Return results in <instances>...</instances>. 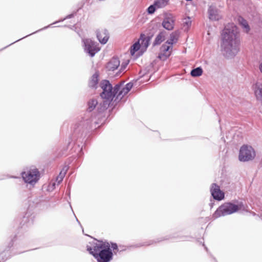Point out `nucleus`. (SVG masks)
Returning <instances> with one entry per match:
<instances>
[{
    "label": "nucleus",
    "instance_id": "obj_1",
    "mask_svg": "<svg viewBox=\"0 0 262 262\" xmlns=\"http://www.w3.org/2000/svg\"><path fill=\"white\" fill-rule=\"evenodd\" d=\"M98 106L100 105V104ZM119 103H116L113 101L112 104L108 107H112L108 110V115L106 118L102 116V113L104 111L99 112L97 107L96 112L97 115L93 116L91 115V117L85 120H82L76 123L73 130V132L69 139L67 146L64 147L63 150L59 154V157L66 156L65 151L70 147L71 150L77 152L79 156H82L84 154L83 149H85L86 146L90 143L91 136L95 130L100 126H102L108 122L111 118L108 119L110 116H114V110ZM106 110H105L106 111Z\"/></svg>",
    "mask_w": 262,
    "mask_h": 262
},
{
    "label": "nucleus",
    "instance_id": "obj_2",
    "mask_svg": "<svg viewBox=\"0 0 262 262\" xmlns=\"http://www.w3.org/2000/svg\"><path fill=\"white\" fill-rule=\"evenodd\" d=\"M137 80L138 79L130 81L123 86L124 81L119 82L113 86L110 80H102L99 86L102 89L100 96L102 99V102L100 104L98 111L101 112L107 110L113 101L116 103H119L123 96L127 94L133 88L134 85V81L136 82Z\"/></svg>",
    "mask_w": 262,
    "mask_h": 262
},
{
    "label": "nucleus",
    "instance_id": "obj_3",
    "mask_svg": "<svg viewBox=\"0 0 262 262\" xmlns=\"http://www.w3.org/2000/svg\"><path fill=\"white\" fill-rule=\"evenodd\" d=\"M221 51L226 59H233L240 51V34L234 25L225 27L221 31Z\"/></svg>",
    "mask_w": 262,
    "mask_h": 262
},
{
    "label": "nucleus",
    "instance_id": "obj_4",
    "mask_svg": "<svg viewBox=\"0 0 262 262\" xmlns=\"http://www.w3.org/2000/svg\"><path fill=\"white\" fill-rule=\"evenodd\" d=\"M92 246H86V250L92 255L97 262H110L114 255L120 254L117 243L108 241L106 239H97Z\"/></svg>",
    "mask_w": 262,
    "mask_h": 262
},
{
    "label": "nucleus",
    "instance_id": "obj_5",
    "mask_svg": "<svg viewBox=\"0 0 262 262\" xmlns=\"http://www.w3.org/2000/svg\"><path fill=\"white\" fill-rule=\"evenodd\" d=\"M158 24L151 29L140 34L139 38L129 48L130 55L137 59L142 56L147 50L151 41L157 32Z\"/></svg>",
    "mask_w": 262,
    "mask_h": 262
},
{
    "label": "nucleus",
    "instance_id": "obj_6",
    "mask_svg": "<svg viewBox=\"0 0 262 262\" xmlns=\"http://www.w3.org/2000/svg\"><path fill=\"white\" fill-rule=\"evenodd\" d=\"M244 208L242 202L234 200L226 202L220 205L212 214V217L216 219L221 216L230 215L236 213L240 209Z\"/></svg>",
    "mask_w": 262,
    "mask_h": 262
},
{
    "label": "nucleus",
    "instance_id": "obj_7",
    "mask_svg": "<svg viewBox=\"0 0 262 262\" xmlns=\"http://www.w3.org/2000/svg\"><path fill=\"white\" fill-rule=\"evenodd\" d=\"M20 176L25 184H29L33 187L39 181L41 177L39 170L34 166L22 171Z\"/></svg>",
    "mask_w": 262,
    "mask_h": 262
},
{
    "label": "nucleus",
    "instance_id": "obj_8",
    "mask_svg": "<svg viewBox=\"0 0 262 262\" xmlns=\"http://www.w3.org/2000/svg\"><path fill=\"white\" fill-rule=\"evenodd\" d=\"M255 157L256 151L251 145L244 144L241 146L238 154V160L240 162L252 161Z\"/></svg>",
    "mask_w": 262,
    "mask_h": 262
},
{
    "label": "nucleus",
    "instance_id": "obj_9",
    "mask_svg": "<svg viewBox=\"0 0 262 262\" xmlns=\"http://www.w3.org/2000/svg\"><path fill=\"white\" fill-rule=\"evenodd\" d=\"M82 45L84 52L91 57H93L100 51L99 43L91 38H82Z\"/></svg>",
    "mask_w": 262,
    "mask_h": 262
},
{
    "label": "nucleus",
    "instance_id": "obj_10",
    "mask_svg": "<svg viewBox=\"0 0 262 262\" xmlns=\"http://www.w3.org/2000/svg\"><path fill=\"white\" fill-rule=\"evenodd\" d=\"M83 5H84V4H83L82 5V6H81V7H79V8L77 10L73 11V12H72V13H71L70 14H68L67 15H66L64 17H63V18H62L60 19L58 21H54V23H53L52 24H50V25H48V26H45V27H44L43 28H41V29H39V30H37V31H35V32H33V33H31V34H28V35H26V36H24V37H22V38H21L19 39H17V40H16V41H14L13 42H12V43H11L9 44V45H8V46H6V47H4V48H3V49H2L1 50H0V51H2V50H4V49H5L7 48V47H9L10 46H11V45H13V44L15 43V42H18V41H20V40H21V39H24V38H25L27 37L28 36H30V35H32V34H35V33H37V32H40V31H42V30H46V29H48V28H49L51 27V26L52 25H53V24H57V23H59V22H62V21H64V20H66V19H70V18H72L74 17L77 15V13H78V12L80 9H81L82 8V7H83Z\"/></svg>",
    "mask_w": 262,
    "mask_h": 262
},
{
    "label": "nucleus",
    "instance_id": "obj_11",
    "mask_svg": "<svg viewBox=\"0 0 262 262\" xmlns=\"http://www.w3.org/2000/svg\"><path fill=\"white\" fill-rule=\"evenodd\" d=\"M16 240L17 235H15L7 243L5 249L0 253V262H5L11 258L12 256L11 248L14 246Z\"/></svg>",
    "mask_w": 262,
    "mask_h": 262
},
{
    "label": "nucleus",
    "instance_id": "obj_12",
    "mask_svg": "<svg viewBox=\"0 0 262 262\" xmlns=\"http://www.w3.org/2000/svg\"><path fill=\"white\" fill-rule=\"evenodd\" d=\"M211 196L210 198L220 202L225 199V193L221 190L220 186L215 183L211 184L210 188Z\"/></svg>",
    "mask_w": 262,
    "mask_h": 262
},
{
    "label": "nucleus",
    "instance_id": "obj_13",
    "mask_svg": "<svg viewBox=\"0 0 262 262\" xmlns=\"http://www.w3.org/2000/svg\"><path fill=\"white\" fill-rule=\"evenodd\" d=\"M192 238V237L191 236L182 235L179 232H176L169 235H166L164 237L157 238L156 239L150 240V242H153L154 244L160 243L163 241L169 240L170 239H174L182 241H188V238Z\"/></svg>",
    "mask_w": 262,
    "mask_h": 262
},
{
    "label": "nucleus",
    "instance_id": "obj_14",
    "mask_svg": "<svg viewBox=\"0 0 262 262\" xmlns=\"http://www.w3.org/2000/svg\"><path fill=\"white\" fill-rule=\"evenodd\" d=\"M173 47L171 45H167L166 42L163 43L160 48V52L158 55V58L165 61L167 60L171 55V51Z\"/></svg>",
    "mask_w": 262,
    "mask_h": 262
},
{
    "label": "nucleus",
    "instance_id": "obj_15",
    "mask_svg": "<svg viewBox=\"0 0 262 262\" xmlns=\"http://www.w3.org/2000/svg\"><path fill=\"white\" fill-rule=\"evenodd\" d=\"M175 19L172 14H165L162 22V27L167 31H171L174 28Z\"/></svg>",
    "mask_w": 262,
    "mask_h": 262
},
{
    "label": "nucleus",
    "instance_id": "obj_16",
    "mask_svg": "<svg viewBox=\"0 0 262 262\" xmlns=\"http://www.w3.org/2000/svg\"><path fill=\"white\" fill-rule=\"evenodd\" d=\"M207 13L208 15V17L210 20L219 21L222 18V16L220 14V10L215 6L212 5L209 6Z\"/></svg>",
    "mask_w": 262,
    "mask_h": 262
},
{
    "label": "nucleus",
    "instance_id": "obj_17",
    "mask_svg": "<svg viewBox=\"0 0 262 262\" xmlns=\"http://www.w3.org/2000/svg\"><path fill=\"white\" fill-rule=\"evenodd\" d=\"M96 37L101 45H105L110 38L109 32L106 29L97 30Z\"/></svg>",
    "mask_w": 262,
    "mask_h": 262
},
{
    "label": "nucleus",
    "instance_id": "obj_18",
    "mask_svg": "<svg viewBox=\"0 0 262 262\" xmlns=\"http://www.w3.org/2000/svg\"><path fill=\"white\" fill-rule=\"evenodd\" d=\"M152 244H153V242H150V240H149V241H146V242H145L143 243L136 244H134V245H118V247L119 248L120 252L121 253H122V252L126 251L127 249H130L131 248H140V247H141L143 246H148L151 245Z\"/></svg>",
    "mask_w": 262,
    "mask_h": 262
},
{
    "label": "nucleus",
    "instance_id": "obj_19",
    "mask_svg": "<svg viewBox=\"0 0 262 262\" xmlns=\"http://www.w3.org/2000/svg\"><path fill=\"white\" fill-rule=\"evenodd\" d=\"M120 61L119 58L117 56H114L107 63L105 68L108 71H114L116 70L119 67Z\"/></svg>",
    "mask_w": 262,
    "mask_h": 262
},
{
    "label": "nucleus",
    "instance_id": "obj_20",
    "mask_svg": "<svg viewBox=\"0 0 262 262\" xmlns=\"http://www.w3.org/2000/svg\"><path fill=\"white\" fill-rule=\"evenodd\" d=\"M32 217L30 216L29 213L27 212L23 216L21 221L18 226L19 228L26 229V227H28L33 224Z\"/></svg>",
    "mask_w": 262,
    "mask_h": 262
},
{
    "label": "nucleus",
    "instance_id": "obj_21",
    "mask_svg": "<svg viewBox=\"0 0 262 262\" xmlns=\"http://www.w3.org/2000/svg\"><path fill=\"white\" fill-rule=\"evenodd\" d=\"M237 22L245 33H249L251 30V27L247 20L244 17L241 15H238L237 17Z\"/></svg>",
    "mask_w": 262,
    "mask_h": 262
},
{
    "label": "nucleus",
    "instance_id": "obj_22",
    "mask_svg": "<svg viewBox=\"0 0 262 262\" xmlns=\"http://www.w3.org/2000/svg\"><path fill=\"white\" fill-rule=\"evenodd\" d=\"M166 32L165 31L163 30L160 31L156 36V37L152 42V47L159 46L166 39Z\"/></svg>",
    "mask_w": 262,
    "mask_h": 262
},
{
    "label": "nucleus",
    "instance_id": "obj_23",
    "mask_svg": "<svg viewBox=\"0 0 262 262\" xmlns=\"http://www.w3.org/2000/svg\"><path fill=\"white\" fill-rule=\"evenodd\" d=\"M179 37V33L178 31L172 32L169 36V37L165 41L167 45H171L173 47V45L177 43Z\"/></svg>",
    "mask_w": 262,
    "mask_h": 262
},
{
    "label": "nucleus",
    "instance_id": "obj_24",
    "mask_svg": "<svg viewBox=\"0 0 262 262\" xmlns=\"http://www.w3.org/2000/svg\"><path fill=\"white\" fill-rule=\"evenodd\" d=\"M254 93L256 99L260 101L262 105V83H256L254 85Z\"/></svg>",
    "mask_w": 262,
    "mask_h": 262
},
{
    "label": "nucleus",
    "instance_id": "obj_25",
    "mask_svg": "<svg viewBox=\"0 0 262 262\" xmlns=\"http://www.w3.org/2000/svg\"><path fill=\"white\" fill-rule=\"evenodd\" d=\"M98 101L95 99H90L87 103V111L89 113H91L92 111H93L97 106H98Z\"/></svg>",
    "mask_w": 262,
    "mask_h": 262
},
{
    "label": "nucleus",
    "instance_id": "obj_26",
    "mask_svg": "<svg viewBox=\"0 0 262 262\" xmlns=\"http://www.w3.org/2000/svg\"><path fill=\"white\" fill-rule=\"evenodd\" d=\"M203 70L201 67H198L192 69L190 71V75L193 77H200L202 75Z\"/></svg>",
    "mask_w": 262,
    "mask_h": 262
},
{
    "label": "nucleus",
    "instance_id": "obj_27",
    "mask_svg": "<svg viewBox=\"0 0 262 262\" xmlns=\"http://www.w3.org/2000/svg\"><path fill=\"white\" fill-rule=\"evenodd\" d=\"M155 62L153 61L149 65L147 66L143 70V73L140 76L139 78L144 77L145 75L149 74L154 69L155 66Z\"/></svg>",
    "mask_w": 262,
    "mask_h": 262
},
{
    "label": "nucleus",
    "instance_id": "obj_28",
    "mask_svg": "<svg viewBox=\"0 0 262 262\" xmlns=\"http://www.w3.org/2000/svg\"><path fill=\"white\" fill-rule=\"evenodd\" d=\"M154 2L157 8L160 9L166 6L168 4L169 0H155Z\"/></svg>",
    "mask_w": 262,
    "mask_h": 262
},
{
    "label": "nucleus",
    "instance_id": "obj_29",
    "mask_svg": "<svg viewBox=\"0 0 262 262\" xmlns=\"http://www.w3.org/2000/svg\"><path fill=\"white\" fill-rule=\"evenodd\" d=\"M158 8H157L156 5H154V2L151 4L146 9V12L149 15L153 14Z\"/></svg>",
    "mask_w": 262,
    "mask_h": 262
},
{
    "label": "nucleus",
    "instance_id": "obj_30",
    "mask_svg": "<svg viewBox=\"0 0 262 262\" xmlns=\"http://www.w3.org/2000/svg\"><path fill=\"white\" fill-rule=\"evenodd\" d=\"M43 200V195H40L38 197H36L34 200L32 201V202L33 204L37 206L39 205L40 203H41Z\"/></svg>",
    "mask_w": 262,
    "mask_h": 262
},
{
    "label": "nucleus",
    "instance_id": "obj_31",
    "mask_svg": "<svg viewBox=\"0 0 262 262\" xmlns=\"http://www.w3.org/2000/svg\"><path fill=\"white\" fill-rule=\"evenodd\" d=\"M98 83L97 81L90 79L89 82V86L92 89H96L98 87Z\"/></svg>",
    "mask_w": 262,
    "mask_h": 262
},
{
    "label": "nucleus",
    "instance_id": "obj_32",
    "mask_svg": "<svg viewBox=\"0 0 262 262\" xmlns=\"http://www.w3.org/2000/svg\"><path fill=\"white\" fill-rule=\"evenodd\" d=\"M56 185H58L57 183H56V182H53L52 183L49 184L47 186V190L49 192L53 191L55 189Z\"/></svg>",
    "mask_w": 262,
    "mask_h": 262
},
{
    "label": "nucleus",
    "instance_id": "obj_33",
    "mask_svg": "<svg viewBox=\"0 0 262 262\" xmlns=\"http://www.w3.org/2000/svg\"><path fill=\"white\" fill-rule=\"evenodd\" d=\"M63 170V169L60 172L59 174V177L60 178V180H58V178H57V185H59L61 182L63 181V179L65 176V174L66 173L67 170L62 173V171Z\"/></svg>",
    "mask_w": 262,
    "mask_h": 262
},
{
    "label": "nucleus",
    "instance_id": "obj_34",
    "mask_svg": "<svg viewBox=\"0 0 262 262\" xmlns=\"http://www.w3.org/2000/svg\"><path fill=\"white\" fill-rule=\"evenodd\" d=\"M129 60H127L126 61H125V62H123L121 65V67L118 71V73H121L123 71H124L126 68L127 67V66H128V63H129Z\"/></svg>",
    "mask_w": 262,
    "mask_h": 262
},
{
    "label": "nucleus",
    "instance_id": "obj_35",
    "mask_svg": "<svg viewBox=\"0 0 262 262\" xmlns=\"http://www.w3.org/2000/svg\"><path fill=\"white\" fill-rule=\"evenodd\" d=\"M91 80H95L97 81V82L99 80V72L98 71H96L92 76L91 79Z\"/></svg>",
    "mask_w": 262,
    "mask_h": 262
},
{
    "label": "nucleus",
    "instance_id": "obj_36",
    "mask_svg": "<svg viewBox=\"0 0 262 262\" xmlns=\"http://www.w3.org/2000/svg\"><path fill=\"white\" fill-rule=\"evenodd\" d=\"M64 27H68L69 28L71 29V30H74L75 32H77V27L76 25H74L73 26L71 25H64Z\"/></svg>",
    "mask_w": 262,
    "mask_h": 262
},
{
    "label": "nucleus",
    "instance_id": "obj_37",
    "mask_svg": "<svg viewBox=\"0 0 262 262\" xmlns=\"http://www.w3.org/2000/svg\"><path fill=\"white\" fill-rule=\"evenodd\" d=\"M215 200H214L213 199L210 198V203L209 204V206H210L211 209L213 207L214 205H215Z\"/></svg>",
    "mask_w": 262,
    "mask_h": 262
},
{
    "label": "nucleus",
    "instance_id": "obj_38",
    "mask_svg": "<svg viewBox=\"0 0 262 262\" xmlns=\"http://www.w3.org/2000/svg\"><path fill=\"white\" fill-rule=\"evenodd\" d=\"M66 194L67 195L69 196V199H70V198H71L70 188H69V190H68V189H67V190L66 191Z\"/></svg>",
    "mask_w": 262,
    "mask_h": 262
},
{
    "label": "nucleus",
    "instance_id": "obj_39",
    "mask_svg": "<svg viewBox=\"0 0 262 262\" xmlns=\"http://www.w3.org/2000/svg\"><path fill=\"white\" fill-rule=\"evenodd\" d=\"M186 25L187 26L190 27L191 25V20H187L186 22Z\"/></svg>",
    "mask_w": 262,
    "mask_h": 262
},
{
    "label": "nucleus",
    "instance_id": "obj_40",
    "mask_svg": "<svg viewBox=\"0 0 262 262\" xmlns=\"http://www.w3.org/2000/svg\"><path fill=\"white\" fill-rule=\"evenodd\" d=\"M202 245L204 247L205 250L206 251V252H207L208 253L209 250H208V248L206 247V246L205 245V244H204V243H202Z\"/></svg>",
    "mask_w": 262,
    "mask_h": 262
},
{
    "label": "nucleus",
    "instance_id": "obj_41",
    "mask_svg": "<svg viewBox=\"0 0 262 262\" xmlns=\"http://www.w3.org/2000/svg\"><path fill=\"white\" fill-rule=\"evenodd\" d=\"M259 70L260 72L262 74V62L259 65Z\"/></svg>",
    "mask_w": 262,
    "mask_h": 262
},
{
    "label": "nucleus",
    "instance_id": "obj_42",
    "mask_svg": "<svg viewBox=\"0 0 262 262\" xmlns=\"http://www.w3.org/2000/svg\"><path fill=\"white\" fill-rule=\"evenodd\" d=\"M210 256L212 258L214 262H217L215 257H214L211 253H209Z\"/></svg>",
    "mask_w": 262,
    "mask_h": 262
},
{
    "label": "nucleus",
    "instance_id": "obj_43",
    "mask_svg": "<svg viewBox=\"0 0 262 262\" xmlns=\"http://www.w3.org/2000/svg\"><path fill=\"white\" fill-rule=\"evenodd\" d=\"M76 221L77 222V223L80 225L81 227L82 228V226L80 224V222L79 221V220L77 219V218L76 217Z\"/></svg>",
    "mask_w": 262,
    "mask_h": 262
},
{
    "label": "nucleus",
    "instance_id": "obj_44",
    "mask_svg": "<svg viewBox=\"0 0 262 262\" xmlns=\"http://www.w3.org/2000/svg\"><path fill=\"white\" fill-rule=\"evenodd\" d=\"M68 202L69 204L70 205V207H71V202H69V201H68Z\"/></svg>",
    "mask_w": 262,
    "mask_h": 262
},
{
    "label": "nucleus",
    "instance_id": "obj_45",
    "mask_svg": "<svg viewBox=\"0 0 262 262\" xmlns=\"http://www.w3.org/2000/svg\"><path fill=\"white\" fill-rule=\"evenodd\" d=\"M11 178H16V177H15V176H11Z\"/></svg>",
    "mask_w": 262,
    "mask_h": 262
},
{
    "label": "nucleus",
    "instance_id": "obj_46",
    "mask_svg": "<svg viewBox=\"0 0 262 262\" xmlns=\"http://www.w3.org/2000/svg\"><path fill=\"white\" fill-rule=\"evenodd\" d=\"M25 252V251H21V252H19V253H23V252Z\"/></svg>",
    "mask_w": 262,
    "mask_h": 262
}]
</instances>
